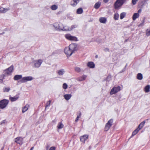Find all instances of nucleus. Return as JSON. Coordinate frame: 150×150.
Listing matches in <instances>:
<instances>
[{
  "label": "nucleus",
  "instance_id": "de8ad7c7",
  "mask_svg": "<svg viewBox=\"0 0 150 150\" xmlns=\"http://www.w3.org/2000/svg\"><path fill=\"white\" fill-rule=\"evenodd\" d=\"M125 71V69H123L122 70L120 71V73H122L124 71Z\"/></svg>",
  "mask_w": 150,
  "mask_h": 150
},
{
  "label": "nucleus",
  "instance_id": "1a4fd4ad",
  "mask_svg": "<svg viewBox=\"0 0 150 150\" xmlns=\"http://www.w3.org/2000/svg\"><path fill=\"white\" fill-rule=\"evenodd\" d=\"M33 79V78L32 76H26L23 77L20 80V82L22 83H24L28 81H30Z\"/></svg>",
  "mask_w": 150,
  "mask_h": 150
},
{
  "label": "nucleus",
  "instance_id": "6ab92c4d",
  "mask_svg": "<svg viewBox=\"0 0 150 150\" xmlns=\"http://www.w3.org/2000/svg\"><path fill=\"white\" fill-rule=\"evenodd\" d=\"M145 123V121H143L141 122L138 126L137 129L139 130L141 129L142 128V127L144 126Z\"/></svg>",
  "mask_w": 150,
  "mask_h": 150
},
{
  "label": "nucleus",
  "instance_id": "3c124183",
  "mask_svg": "<svg viewBox=\"0 0 150 150\" xmlns=\"http://www.w3.org/2000/svg\"><path fill=\"white\" fill-rule=\"evenodd\" d=\"M148 1V0H144L143 1V2L144 3H146Z\"/></svg>",
  "mask_w": 150,
  "mask_h": 150
},
{
  "label": "nucleus",
  "instance_id": "bf43d9fd",
  "mask_svg": "<svg viewBox=\"0 0 150 150\" xmlns=\"http://www.w3.org/2000/svg\"><path fill=\"white\" fill-rule=\"evenodd\" d=\"M53 122H56V121H55V120H53Z\"/></svg>",
  "mask_w": 150,
  "mask_h": 150
},
{
  "label": "nucleus",
  "instance_id": "f03ea898",
  "mask_svg": "<svg viewBox=\"0 0 150 150\" xmlns=\"http://www.w3.org/2000/svg\"><path fill=\"white\" fill-rule=\"evenodd\" d=\"M53 26L57 30H62L63 31L67 30L63 26V24L60 23H55L54 24Z\"/></svg>",
  "mask_w": 150,
  "mask_h": 150
},
{
  "label": "nucleus",
  "instance_id": "6e6552de",
  "mask_svg": "<svg viewBox=\"0 0 150 150\" xmlns=\"http://www.w3.org/2000/svg\"><path fill=\"white\" fill-rule=\"evenodd\" d=\"M120 87L118 86L117 87H114L111 90L110 92V94L112 95L117 93L120 90Z\"/></svg>",
  "mask_w": 150,
  "mask_h": 150
},
{
  "label": "nucleus",
  "instance_id": "ddd939ff",
  "mask_svg": "<svg viewBox=\"0 0 150 150\" xmlns=\"http://www.w3.org/2000/svg\"><path fill=\"white\" fill-rule=\"evenodd\" d=\"M10 9L9 7L8 8H0V13H5Z\"/></svg>",
  "mask_w": 150,
  "mask_h": 150
},
{
  "label": "nucleus",
  "instance_id": "cd10ccee",
  "mask_svg": "<svg viewBox=\"0 0 150 150\" xmlns=\"http://www.w3.org/2000/svg\"><path fill=\"white\" fill-rule=\"evenodd\" d=\"M150 89V86L147 85L144 88V91L148 93Z\"/></svg>",
  "mask_w": 150,
  "mask_h": 150
},
{
  "label": "nucleus",
  "instance_id": "13d9d810",
  "mask_svg": "<svg viewBox=\"0 0 150 150\" xmlns=\"http://www.w3.org/2000/svg\"><path fill=\"white\" fill-rule=\"evenodd\" d=\"M48 148H49V147H48V146L47 147H46V149H47V150H48Z\"/></svg>",
  "mask_w": 150,
  "mask_h": 150
},
{
  "label": "nucleus",
  "instance_id": "4c0bfd02",
  "mask_svg": "<svg viewBox=\"0 0 150 150\" xmlns=\"http://www.w3.org/2000/svg\"><path fill=\"white\" fill-rule=\"evenodd\" d=\"M75 70L76 72H80L81 71V69L78 67H75Z\"/></svg>",
  "mask_w": 150,
  "mask_h": 150
},
{
  "label": "nucleus",
  "instance_id": "c9c22d12",
  "mask_svg": "<svg viewBox=\"0 0 150 150\" xmlns=\"http://www.w3.org/2000/svg\"><path fill=\"white\" fill-rule=\"evenodd\" d=\"M126 13L125 12H122L120 14V19H122L126 15Z\"/></svg>",
  "mask_w": 150,
  "mask_h": 150
},
{
  "label": "nucleus",
  "instance_id": "2f4dec72",
  "mask_svg": "<svg viewBox=\"0 0 150 150\" xmlns=\"http://www.w3.org/2000/svg\"><path fill=\"white\" fill-rule=\"evenodd\" d=\"M77 27V25H72L71 26V27L66 29L67 30H73V29Z\"/></svg>",
  "mask_w": 150,
  "mask_h": 150
},
{
  "label": "nucleus",
  "instance_id": "c03bdc74",
  "mask_svg": "<svg viewBox=\"0 0 150 150\" xmlns=\"http://www.w3.org/2000/svg\"><path fill=\"white\" fill-rule=\"evenodd\" d=\"M6 120H4L3 121H2L1 122V125H3L4 124L6 123Z\"/></svg>",
  "mask_w": 150,
  "mask_h": 150
},
{
  "label": "nucleus",
  "instance_id": "2eb2a0df",
  "mask_svg": "<svg viewBox=\"0 0 150 150\" xmlns=\"http://www.w3.org/2000/svg\"><path fill=\"white\" fill-rule=\"evenodd\" d=\"M79 0H72L70 4L72 6H75L79 3Z\"/></svg>",
  "mask_w": 150,
  "mask_h": 150
},
{
  "label": "nucleus",
  "instance_id": "49530a36",
  "mask_svg": "<svg viewBox=\"0 0 150 150\" xmlns=\"http://www.w3.org/2000/svg\"><path fill=\"white\" fill-rule=\"evenodd\" d=\"M104 50L106 52L109 51V49L107 48H105V49H104Z\"/></svg>",
  "mask_w": 150,
  "mask_h": 150
},
{
  "label": "nucleus",
  "instance_id": "dca6fc26",
  "mask_svg": "<svg viewBox=\"0 0 150 150\" xmlns=\"http://www.w3.org/2000/svg\"><path fill=\"white\" fill-rule=\"evenodd\" d=\"M19 97V95H16L15 96L13 97H10V99L12 102H13L16 100Z\"/></svg>",
  "mask_w": 150,
  "mask_h": 150
},
{
  "label": "nucleus",
  "instance_id": "a19ab883",
  "mask_svg": "<svg viewBox=\"0 0 150 150\" xmlns=\"http://www.w3.org/2000/svg\"><path fill=\"white\" fill-rule=\"evenodd\" d=\"M51 100H50L49 101L47 102L46 104L45 108H46L47 107L49 106L50 105V104L51 103Z\"/></svg>",
  "mask_w": 150,
  "mask_h": 150
},
{
  "label": "nucleus",
  "instance_id": "f8f14e48",
  "mask_svg": "<svg viewBox=\"0 0 150 150\" xmlns=\"http://www.w3.org/2000/svg\"><path fill=\"white\" fill-rule=\"evenodd\" d=\"M88 135L87 134L81 136L80 138L81 141L84 143H85V141L88 139Z\"/></svg>",
  "mask_w": 150,
  "mask_h": 150
},
{
  "label": "nucleus",
  "instance_id": "f257e3e1",
  "mask_svg": "<svg viewBox=\"0 0 150 150\" xmlns=\"http://www.w3.org/2000/svg\"><path fill=\"white\" fill-rule=\"evenodd\" d=\"M77 50V45L76 44H71L68 47L65 48L64 52L65 54L68 57L70 56Z\"/></svg>",
  "mask_w": 150,
  "mask_h": 150
},
{
  "label": "nucleus",
  "instance_id": "603ef678",
  "mask_svg": "<svg viewBox=\"0 0 150 150\" xmlns=\"http://www.w3.org/2000/svg\"><path fill=\"white\" fill-rule=\"evenodd\" d=\"M4 146L1 148V150H3L4 149Z\"/></svg>",
  "mask_w": 150,
  "mask_h": 150
},
{
  "label": "nucleus",
  "instance_id": "09e8293b",
  "mask_svg": "<svg viewBox=\"0 0 150 150\" xmlns=\"http://www.w3.org/2000/svg\"><path fill=\"white\" fill-rule=\"evenodd\" d=\"M109 1V0H103V2L105 3H107Z\"/></svg>",
  "mask_w": 150,
  "mask_h": 150
},
{
  "label": "nucleus",
  "instance_id": "423d86ee",
  "mask_svg": "<svg viewBox=\"0 0 150 150\" xmlns=\"http://www.w3.org/2000/svg\"><path fill=\"white\" fill-rule=\"evenodd\" d=\"M43 61L41 59H39L38 60H35L32 62V63L34 64V67L35 68H38L39 67L41 64L42 63Z\"/></svg>",
  "mask_w": 150,
  "mask_h": 150
},
{
  "label": "nucleus",
  "instance_id": "a878e982",
  "mask_svg": "<svg viewBox=\"0 0 150 150\" xmlns=\"http://www.w3.org/2000/svg\"><path fill=\"white\" fill-rule=\"evenodd\" d=\"M100 6V2H98L95 4L94 8L96 9H98L99 8Z\"/></svg>",
  "mask_w": 150,
  "mask_h": 150
},
{
  "label": "nucleus",
  "instance_id": "052dcab7",
  "mask_svg": "<svg viewBox=\"0 0 150 150\" xmlns=\"http://www.w3.org/2000/svg\"><path fill=\"white\" fill-rule=\"evenodd\" d=\"M119 98H121V96H119Z\"/></svg>",
  "mask_w": 150,
  "mask_h": 150
},
{
  "label": "nucleus",
  "instance_id": "7ed1b4c3",
  "mask_svg": "<svg viewBox=\"0 0 150 150\" xmlns=\"http://www.w3.org/2000/svg\"><path fill=\"white\" fill-rule=\"evenodd\" d=\"M126 1V0H117L114 4L115 8L118 9L121 7Z\"/></svg>",
  "mask_w": 150,
  "mask_h": 150
},
{
  "label": "nucleus",
  "instance_id": "aec40b11",
  "mask_svg": "<svg viewBox=\"0 0 150 150\" xmlns=\"http://www.w3.org/2000/svg\"><path fill=\"white\" fill-rule=\"evenodd\" d=\"M22 76L21 75H16L14 76L13 79L15 80H18L21 79L22 78Z\"/></svg>",
  "mask_w": 150,
  "mask_h": 150
},
{
  "label": "nucleus",
  "instance_id": "b1692460",
  "mask_svg": "<svg viewBox=\"0 0 150 150\" xmlns=\"http://www.w3.org/2000/svg\"><path fill=\"white\" fill-rule=\"evenodd\" d=\"M139 15L138 13H135L134 14L133 17L132 19L133 20H135L136 19L138 18L139 16Z\"/></svg>",
  "mask_w": 150,
  "mask_h": 150
},
{
  "label": "nucleus",
  "instance_id": "ea45409f",
  "mask_svg": "<svg viewBox=\"0 0 150 150\" xmlns=\"http://www.w3.org/2000/svg\"><path fill=\"white\" fill-rule=\"evenodd\" d=\"M68 86L66 83H64L63 84V88L64 89H66L67 88Z\"/></svg>",
  "mask_w": 150,
  "mask_h": 150
},
{
  "label": "nucleus",
  "instance_id": "473e14b6",
  "mask_svg": "<svg viewBox=\"0 0 150 150\" xmlns=\"http://www.w3.org/2000/svg\"><path fill=\"white\" fill-rule=\"evenodd\" d=\"M3 91L4 92H9L10 90V88L9 87H4L3 88Z\"/></svg>",
  "mask_w": 150,
  "mask_h": 150
},
{
  "label": "nucleus",
  "instance_id": "8fccbe9b",
  "mask_svg": "<svg viewBox=\"0 0 150 150\" xmlns=\"http://www.w3.org/2000/svg\"><path fill=\"white\" fill-rule=\"evenodd\" d=\"M142 10L141 9H139L138 11V13H141V12Z\"/></svg>",
  "mask_w": 150,
  "mask_h": 150
},
{
  "label": "nucleus",
  "instance_id": "20e7f679",
  "mask_svg": "<svg viewBox=\"0 0 150 150\" xmlns=\"http://www.w3.org/2000/svg\"><path fill=\"white\" fill-rule=\"evenodd\" d=\"M9 103V100L4 99L0 101V108L3 109L6 108Z\"/></svg>",
  "mask_w": 150,
  "mask_h": 150
},
{
  "label": "nucleus",
  "instance_id": "39448f33",
  "mask_svg": "<svg viewBox=\"0 0 150 150\" xmlns=\"http://www.w3.org/2000/svg\"><path fill=\"white\" fill-rule=\"evenodd\" d=\"M13 65H12L6 69L4 70L3 73L6 76V75H10L11 73L13 72Z\"/></svg>",
  "mask_w": 150,
  "mask_h": 150
},
{
  "label": "nucleus",
  "instance_id": "a18cd8bd",
  "mask_svg": "<svg viewBox=\"0 0 150 150\" xmlns=\"http://www.w3.org/2000/svg\"><path fill=\"white\" fill-rule=\"evenodd\" d=\"M55 148L54 146L51 147L49 150H55Z\"/></svg>",
  "mask_w": 150,
  "mask_h": 150
},
{
  "label": "nucleus",
  "instance_id": "79ce46f5",
  "mask_svg": "<svg viewBox=\"0 0 150 150\" xmlns=\"http://www.w3.org/2000/svg\"><path fill=\"white\" fill-rule=\"evenodd\" d=\"M146 35L147 36H149L150 35V30H147Z\"/></svg>",
  "mask_w": 150,
  "mask_h": 150
},
{
  "label": "nucleus",
  "instance_id": "e433bc0d",
  "mask_svg": "<svg viewBox=\"0 0 150 150\" xmlns=\"http://www.w3.org/2000/svg\"><path fill=\"white\" fill-rule=\"evenodd\" d=\"M112 76L111 75H109L106 78V80L107 81H109L111 79Z\"/></svg>",
  "mask_w": 150,
  "mask_h": 150
},
{
  "label": "nucleus",
  "instance_id": "393cba45",
  "mask_svg": "<svg viewBox=\"0 0 150 150\" xmlns=\"http://www.w3.org/2000/svg\"><path fill=\"white\" fill-rule=\"evenodd\" d=\"M137 78L138 80H142L143 79L142 74L140 73H139L138 74L137 76Z\"/></svg>",
  "mask_w": 150,
  "mask_h": 150
},
{
  "label": "nucleus",
  "instance_id": "4d7b16f0",
  "mask_svg": "<svg viewBox=\"0 0 150 150\" xmlns=\"http://www.w3.org/2000/svg\"><path fill=\"white\" fill-rule=\"evenodd\" d=\"M126 67H127V65H126L125 66V67L123 69H125V70Z\"/></svg>",
  "mask_w": 150,
  "mask_h": 150
},
{
  "label": "nucleus",
  "instance_id": "9d476101",
  "mask_svg": "<svg viewBox=\"0 0 150 150\" xmlns=\"http://www.w3.org/2000/svg\"><path fill=\"white\" fill-rule=\"evenodd\" d=\"M65 37L67 39L70 40L75 41L78 40L77 38L76 37L72 36L69 34L65 35Z\"/></svg>",
  "mask_w": 150,
  "mask_h": 150
},
{
  "label": "nucleus",
  "instance_id": "4468645a",
  "mask_svg": "<svg viewBox=\"0 0 150 150\" xmlns=\"http://www.w3.org/2000/svg\"><path fill=\"white\" fill-rule=\"evenodd\" d=\"M65 72V71L64 69H63L58 70L57 71V73L60 76L63 75L64 74Z\"/></svg>",
  "mask_w": 150,
  "mask_h": 150
},
{
  "label": "nucleus",
  "instance_id": "a211bd4d",
  "mask_svg": "<svg viewBox=\"0 0 150 150\" xmlns=\"http://www.w3.org/2000/svg\"><path fill=\"white\" fill-rule=\"evenodd\" d=\"M87 66L90 68H93L95 67V64L93 62H90L88 63Z\"/></svg>",
  "mask_w": 150,
  "mask_h": 150
},
{
  "label": "nucleus",
  "instance_id": "5fc2aeb1",
  "mask_svg": "<svg viewBox=\"0 0 150 150\" xmlns=\"http://www.w3.org/2000/svg\"><path fill=\"white\" fill-rule=\"evenodd\" d=\"M144 22V20H143V22H142V23H141L140 24V25H142V24H143V23Z\"/></svg>",
  "mask_w": 150,
  "mask_h": 150
},
{
  "label": "nucleus",
  "instance_id": "5701e85b",
  "mask_svg": "<svg viewBox=\"0 0 150 150\" xmlns=\"http://www.w3.org/2000/svg\"><path fill=\"white\" fill-rule=\"evenodd\" d=\"M106 21V18L104 17H101L99 18V21L100 22L103 23H105Z\"/></svg>",
  "mask_w": 150,
  "mask_h": 150
},
{
  "label": "nucleus",
  "instance_id": "f704fd0d",
  "mask_svg": "<svg viewBox=\"0 0 150 150\" xmlns=\"http://www.w3.org/2000/svg\"><path fill=\"white\" fill-rule=\"evenodd\" d=\"M119 17V14L117 13H116L114 15V18L115 20H117L118 19Z\"/></svg>",
  "mask_w": 150,
  "mask_h": 150
},
{
  "label": "nucleus",
  "instance_id": "7c9ffc66",
  "mask_svg": "<svg viewBox=\"0 0 150 150\" xmlns=\"http://www.w3.org/2000/svg\"><path fill=\"white\" fill-rule=\"evenodd\" d=\"M83 12V10L82 8H78L76 11V13L78 14H81Z\"/></svg>",
  "mask_w": 150,
  "mask_h": 150
},
{
  "label": "nucleus",
  "instance_id": "6e6d98bb",
  "mask_svg": "<svg viewBox=\"0 0 150 150\" xmlns=\"http://www.w3.org/2000/svg\"><path fill=\"white\" fill-rule=\"evenodd\" d=\"M98 55H96V56H95V57H96V58H98Z\"/></svg>",
  "mask_w": 150,
  "mask_h": 150
},
{
  "label": "nucleus",
  "instance_id": "72a5a7b5",
  "mask_svg": "<svg viewBox=\"0 0 150 150\" xmlns=\"http://www.w3.org/2000/svg\"><path fill=\"white\" fill-rule=\"evenodd\" d=\"M6 75L4 74L0 76V83H2L3 82V79Z\"/></svg>",
  "mask_w": 150,
  "mask_h": 150
},
{
  "label": "nucleus",
  "instance_id": "37998d69",
  "mask_svg": "<svg viewBox=\"0 0 150 150\" xmlns=\"http://www.w3.org/2000/svg\"><path fill=\"white\" fill-rule=\"evenodd\" d=\"M138 0H132V3L134 5H135L136 4Z\"/></svg>",
  "mask_w": 150,
  "mask_h": 150
},
{
  "label": "nucleus",
  "instance_id": "412c9836",
  "mask_svg": "<svg viewBox=\"0 0 150 150\" xmlns=\"http://www.w3.org/2000/svg\"><path fill=\"white\" fill-rule=\"evenodd\" d=\"M29 107V105L27 104L25 106L23 107L22 109V112L23 113L27 110Z\"/></svg>",
  "mask_w": 150,
  "mask_h": 150
},
{
  "label": "nucleus",
  "instance_id": "c756f323",
  "mask_svg": "<svg viewBox=\"0 0 150 150\" xmlns=\"http://www.w3.org/2000/svg\"><path fill=\"white\" fill-rule=\"evenodd\" d=\"M50 8L52 10H56L58 8V6L56 5H53L51 6Z\"/></svg>",
  "mask_w": 150,
  "mask_h": 150
},
{
  "label": "nucleus",
  "instance_id": "f3484780",
  "mask_svg": "<svg viewBox=\"0 0 150 150\" xmlns=\"http://www.w3.org/2000/svg\"><path fill=\"white\" fill-rule=\"evenodd\" d=\"M87 77V76L86 75H83L79 77L77 79V81H82L85 80Z\"/></svg>",
  "mask_w": 150,
  "mask_h": 150
},
{
  "label": "nucleus",
  "instance_id": "0eeeda50",
  "mask_svg": "<svg viewBox=\"0 0 150 150\" xmlns=\"http://www.w3.org/2000/svg\"><path fill=\"white\" fill-rule=\"evenodd\" d=\"M113 122L112 119H110L108 121L106 124L105 128L104 130L105 131H107L111 127Z\"/></svg>",
  "mask_w": 150,
  "mask_h": 150
},
{
  "label": "nucleus",
  "instance_id": "4be33fe9",
  "mask_svg": "<svg viewBox=\"0 0 150 150\" xmlns=\"http://www.w3.org/2000/svg\"><path fill=\"white\" fill-rule=\"evenodd\" d=\"M72 95L71 94H65L64 96V97L65 99L67 100H69L71 98Z\"/></svg>",
  "mask_w": 150,
  "mask_h": 150
},
{
  "label": "nucleus",
  "instance_id": "c85d7f7f",
  "mask_svg": "<svg viewBox=\"0 0 150 150\" xmlns=\"http://www.w3.org/2000/svg\"><path fill=\"white\" fill-rule=\"evenodd\" d=\"M139 130L137 128L135 130L132 132V136L130 137V138L132 137H133V136L135 135L136 134H137L138 132L139 131Z\"/></svg>",
  "mask_w": 150,
  "mask_h": 150
},
{
  "label": "nucleus",
  "instance_id": "9b49d317",
  "mask_svg": "<svg viewBox=\"0 0 150 150\" xmlns=\"http://www.w3.org/2000/svg\"><path fill=\"white\" fill-rule=\"evenodd\" d=\"M23 139L21 137H18L15 138L14 141L18 144L21 145L23 144Z\"/></svg>",
  "mask_w": 150,
  "mask_h": 150
},
{
  "label": "nucleus",
  "instance_id": "58836bf2",
  "mask_svg": "<svg viewBox=\"0 0 150 150\" xmlns=\"http://www.w3.org/2000/svg\"><path fill=\"white\" fill-rule=\"evenodd\" d=\"M81 112H79V115H78L77 117H76V119H75V121L76 122H77V121H78V119H79V118H80L81 116Z\"/></svg>",
  "mask_w": 150,
  "mask_h": 150
},
{
  "label": "nucleus",
  "instance_id": "864d4df0",
  "mask_svg": "<svg viewBox=\"0 0 150 150\" xmlns=\"http://www.w3.org/2000/svg\"><path fill=\"white\" fill-rule=\"evenodd\" d=\"M33 149H34V147H32L30 148V150H33Z\"/></svg>",
  "mask_w": 150,
  "mask_h": 150
},
{
  "label": "nucleus",
  "instance_id": "bb28decb",
  "mask_svg": "<svg viewBox=\"0 0 150 150\" xmlns=\"http://www.w3.org/2000/svg\"><path fill=\"white\" fill-rule=\"evenodd\" d=\"M64 126L62 122H59L58 124L57 127L59 129H61Z\"/></svg>",
  "mask_w": 150,
  "mask_h": 150
}]
</instances>
